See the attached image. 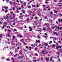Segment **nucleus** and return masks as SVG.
Masks as SVG:
<instances>
[{
	"label": "nucleus",
	"mask_w": 62,
	"mask_h": 62,
	"mask_svg": "<svg viewBox=\"0 0 62 62\" xmlns=\"http://www.w3.org/2000/svg\"><path fill=\"white\" fill-rule=\"evenodd\" d=\"M52 47H54V45H52Z\"/></svg>",
	"instance_id": "a18cd8bd"
},
{
	"label": "nucleus",
	"mask_w": 62,
	"mask_h": 62,
	"mask_svg": "<svg viewBox=\"0 0 62 62\" xmlns=\"http://www.w3.org/2000/svg\"><path fill=\"white\" fill-rule=\"evenodd\" d=\"M33 17H32L31 19H30L31 20H33Z\"/></svg>",
	"instance_id": "c03bdc74"
},
{
	"label": "nucleus",
	"mask_w": 62,
	"mask_h": 62,
	"mask_svg": "<svg viewBox=\"0 0 62 62\" xmlns=\"http://www.w3.org/2000/svg\"><path fill=\"white\" fill-rule=\"evenodd\" d=\"M28 8H31V6H29L28 7Z\"/></svg>",
	"instance_id": "ea45409f"
},
{
	"label": "nucleus",
	"mask_w": 62,
	"mask_h": 62,
	"mask_svg": "<svg viewBox=\"0 0 62 62\" xmlns=\"http://www.w3.org/2000/svg\"><path fill=\"white\" fill-rule=\"evenodd\" d=\"M11 59L12 60H13V61L14 60V58H13V57H12L11 58Z\"/></svg>",
	"instance_id": "6ab92c4d"
},
{
	"label": "nucleus",
	"mask_w": 62,
	"mask_h": 62,
	"mask_svg": "<svg viewBox=\"0 0 62 62\" xmlns=\"http://www.w3.org/2000/svg\"><path fill=\"white\" fill-rule=\"evenodd\" d=\"M8 16H7V17H4V19H6L7 20H8V19H7V18H8Z\"/></svg>",
	"instance_id": "7ed1b4c3"
},
{
	"label": "nucleus",
	"mask_w": 62,
	"mask_h": 62,
	"mask_svg": "<svg viewBox=\"0 0 62 62\" xmlns=\"http://www.w3.org/2000/svg\"><path fill=\"white\" fill-rule=\"evenodd\" d=\"M7 30L8 32H11V30H10L8 29Z\"/></svg>",
	"instance_id": "0eeeda50"
},
{
	"label": "nucleus",
	"mask_w": 62,
	"mask_h": 62,
	"mask_svg": "<svg viewBox=\"0 0 62 62\" xmlns=\"http://www.w3.org/2000/svg\"><path fill=\"white\" fill-rule=\"evenodd\" d=\"M41 20H42V19H40V21H41Z\"/></svg>",
	"instance_id": "0e129e2a"
},
{
	"label": "nucleus",
	"mask_w": 62,
	"mask_h": 62,
	"mask_svg": "<svg viewBox=\"0 0 62 62\" xmlns=\"http://www.w3.org/2000/svg\"><path fill=\"white\" fill-rule=\"evenodd\" d=\"M36 7H37L38 8H39V5H36Z\"/></svg>",
	"instance_id": "79ce46f5"
},
{
	"label": "nucleus",
	"mask_w": 62,
	"mask_h": 62,
	"mask_svg": "<svg viewBox=\"0 0 62 62\" xmlns=\"http://www.w3.org/2000/svg\"><path fill=\"white\" fill-rule=\"evenodd\" d=\"M44 10H46V8H44Z\"/></svg>",
	"instance_id": "c85d7f7f"
},
{
	"label": "nucleus",
	"mask_w": 62,
	"mask_h": 62,
	"mask_svg": "<svg viewBox=\"0 0 62 62\" xmlns=\"http://www.w3.org/2000/svg\"><path fill=\"white\" fill-rule=\"evenodd\" d=\"M18 50H16L15 51V53H18Z\"/></svg>",
	"instance_id": "9d476101"
},
{
	"label": "nucleus",
	"mask_w": 62,
	"mask_h": 62,
	"mask_svg": "<svg viewBox=\"0 0 62 62\" xmlns=\"http://www.w3.org/2000/svg\"><path fill=\"white\" fill-rule=\"evenodd\" d=\"M42 52H40V55H43V54H42Z\"/></svg>",
	"instance_id": "aec40b11"
},
{
	"label": "nucleus",
	"mask_w": 62,
	"mask_h": 62,
	"mask_svg": "<svg viewBox=\"0 0 62 62\" xmlns=\"http://www.w3.org/2000/svg\"><path fill=\"white\" fill-rule=\"evenodd\" d=\"M44 18H45V19H47V20L48 19V18H47V16H45V17Z\"/></svg>",
	"instance_id": "b1692460"
},
{
	"label": "nucleus",
	"mask_w": 62,
	"mask_h": 62,
	"mask_svg": "<svg viewBox=\"0 0 62 62\" xmlns=\"http://www.w3.org/2000/svg\"><path fill=\"white\" fill-rule=\"evenodd\" d=\"M49 7V6H48L47 7H46V8H48Z\"/></svg>",
	"instance_id": "4d7b16f0"
},
{
	"label": "nucleus",
	"mask_w": 62,
	"mask_h": 62,
	"mask_svg": "<svg viewBox=\"0 0 62 62\" xmlns=\"http://www.w3.org/2000/svg\"><path fill=\"white\" fill-rule=\"evenodd\" d=\"M24 51H25V52H26V50L25 49H23Z\"/></svg>",
	"instance_id": "6e6d98bb"
},
{
	"label": "nucleus",
	"mask_w": 62,
	"mask_h": 62,
	"mask_svg": "<svg viewBox=\"0 0 62 62\" xmlns=\"http://www.w3.org/2000/svg\"><path fill=\"white\" fill-rule=\"evenodd\" d=\"M29 29H31L32 28H31V27H29Z\"/></svg>",
	"instance_id": "680f3d73"
},
{
	"label": "nucleus",
	"mask_w": 62,
	"mask_h": 62,
	"mask_svg": "<svg viewBox=\"0 0 62 62\" xmlns=\"http://www.w3.org/2000/svg\"><path fill=\"white\" fill-rule=\"evenodd\" d=\"M22 43H23L24 45H26V43H25L23 41L22 42Z\"/></svg>",
	"instance_id": "2eb2a0df"
},
{
	"label": "nucleus",
	"mask_w": 62,
	"mask_h": 62,
	"mask_svg": "<svg viewBox=\"0 0 62 62\" xmlns=\"http://www.w3.org/2000/svg\"><path fill=\"white\" fill-rule=\"evenodd\" d=\"M43 30L44 31H45V30H46V28H45L43 27Z\"/></svg>",
	"instance_id": "9b49d317"
},
{
	"label": "nucleus",
	"mask_w": 62,
	"mask_h": 62,
	"mask_svg": "<svg viewBox=\"0 0 62 62\" xmlns=\"http://www.w3.org/2000/svg\"><path fill=\"white\" fill-rule=\"evenodd\" d=\"M30 12L31 13H33V12H32V11H30Z\"/></svg>",
	"instance_id": "8fccbe9b"
},
{
	"label": "nucleus",
	"mask_w": 62,
	"mask_h": 62,
	"mask_svg": "<svg viewBox=\"0 0 62 62\" xmlns=\"http://www.w3.org/2000/svg\"><path fill=\"white\" fill-rule=\"evenodd\" d=\"M4 8H5V10H7L8 9V7H6L5 6L4 7Z\"/></svg>",
	"instance_id": "20e7f679"
},
{
	"label": "nucleus",
	"mask_w": 62,
	"mask_h": 62,
	"mask_svg": "<svg viewBox=\"0 0 62 62\" xmlns=\"http://www.w3.org/2000/svg\"><path fill=\"white\" fill-rule=\"evenodd\" d=\"M28 20H29V18H27V19L26 20V21H28Z\"/></svg>",
	"instance_id": "412c9836"
},
{
	"label": "nucleus",
	"mask_w": 62,
	"mask_h": 62,
	"mask_svg": "<svg viewBox=\"0 0 62 62\" xmlns=\"http://www.w3.org/2000/svg\"><path fill=\"white\" fill-rule=\"evenodd\" d=\"M57 29H60V30H61L62 29V27H60V28H59V27H56Z\"/></svg>",
	"instance_id": "39448f33"
},
{
	"label": "nucleus",
	"mask_w": 62,
	"mask_h": 62,
	"mask_svg": "<svg viewBox=\"0 0 62 62\" xmlns=\"http://www.w3.org/2000/svg\"><path fill=\"white\" fill-rule=\"evenodd\" d=\"M31 30H33V29H30L29 30V31H32Z\"/></svg>",
	"instance_id": "c756f323"
},
{
	"label": "nucleus",
	"mask_w": 62,
	"mask_h": 62,
	"mask_svg": "<svg viewBox=\"0 0 62 62\" xmlns=\"http://www.w3.org/2000/svg\"><path fill=\"white\" fill-rule=\"evenodd\" d=\"M60 21H62V19H60L59 20H58V22H60Z\"/></svg>",
	"instance_id": "ddd939ff"
},
{
	"label": "nucleus",
	"mask_w": 62,
	"mask_h": 62,
	"mask_svg": "<svg viewBox=\"0 0 62 62\" xmlns=\"http://www.w3.org/2000/svg\"><path fill=\"white\" fill-rule=\"evenodd\" d=\"M37 42H38V43H40V41H39V40H38Z\"/></svg>",
	"instance_id": "58836bf2"
},
{
	"label": "nucleus",
	"mask_w": 62,
	"mask_h": 62,
	"mask_svg": "<svg viewBox=\"0 0 62 62\" xmlns=\"http://www.w3.org/2000/svg\"><path fill=\"white\" fill-rule=\"evenodd\" d=\"M34 45H35V46H37L38 45H37V44H35Z\"/></svg>",
	"instance_id": "09e8293b"
},
{
	"label": "nucleus",
	"mask_w": 62,
	"mask_h": 62,
	"mask_svg": "<svg viewBox=\"0 0 62 62\" xmlns=\"http://www.w3.org/2000/svg\"><path fill=\"white\" fill-rule=\"evenodd\" d=\"M6 59L7 60H8V61H9V59L8 58L7 59Z\"/></svg>",
	"instance_id": "4c0bfd02"
},
{
	"label": "nucleus",
	"mask_w": 62,
	"mask_h": 62,
	"mask_svg": "<svg viewBox=\"0 0 62 62\" xmlns=\"http://www.w3.org/2000/svg\"><path fill=\"white\" fill-rule=\"evenodd\" d=\"M43 37L44 38H47V37H46V36H43Z\"/></svg>",
	"instance_id": "a878e982"
},
{
	"label": "nucleus",
	"mask_w": 62,
	"mask_h": 62,
	"mask_svg": "<svg viewBox=\"0 0 62 62\" xmlns=\"http://www.w3.org/2000/svg\"><path fill=\"white\" fill-rule=\"evenodd\" d=\"M58 59L59 61H60V60L59 59V58H58Z\"/></svg>",
	"instance_id": "a19ab883"
},
{
	"label": "nucleus",
	"mask_w": 62,
	"mask_h": 62,
	"mask_svg": "<svg viewBox=\"0 0 62 62\" xmlns=\"http://www.w3.org/2000/svg\"><path fill=\"white\" fill-rule=\"evenodd\" d=\"M43 7H45V5H43Z\"/></svg>",
	"instance_id": "338daca9"
},
{
	"label": "nucleus",
	"mask_w": 62,
	"mask_h": 62,
	"mask_svg": "<svg viewBox=\"0 0 62 62\" xmlns=\"http://www.w3.org/2000/svg\"><path fill=\"white\" fill-rule=\"evenodd\" d=\"M49 59V58H47L46 59V60H48Z\"/></svg>",
	"instance_id": "dca6fc26"
},
{
	"label": "nucleus",
	"mask_w": 62,
	"mask_h": 62,
	"mask_svg": "<svg viewBox=\"0 0 62 62\" xmlns=\"http://www.w3.org/2000/svg\"><path fill=\"white\" fill-rule=\"evenodd\" d=\"M13 40H14V38H15V36H13Z\"/></svg>",
	"instance_id": "f8f14e48"
},
{
	"label": "nucleus",
	"mask_w": 62,
	"mask_h": 62,
	"mask_svg": "<svg viewBox=\"0 0 62 62\" xmlns=\"http://www.w3.org/2000/svg\"><path fill=\"white\" fill-rule=\"evenodd\" d=\"M22 11L23 13H25V12L24 11L22 10Z\"/></svg>",
	"instance_id": "5701e85b"
},
{
	"label": "nucleus",
	"mask_w": 62,
	"mask_h": 62,
	"mask_svg": "<svg viewBox=\"0 0 62 62\" xmlns=\"http://www.w3.org/2000/svg\"><path fill=\"white\" fill-rule=\"evenodd\" d=\"M24 4L25 5H26V3L25 2H24Z\"/></svg>",
	"instance_id": "bf43d9fd"
},
{
	"label": "nucleus",
	"mask_w": 62,
	"mask_h": 62,
	"mask_svg": "<svg viewBox=\"0 0 62 62\" xmlns=\"http://www.w3.org/2000/svg\"><path fill=\"white\" fill-rule=\"evenodd\" d=\"M19 29H20L21 30H22L23 28L22 27H19Z\"/></svg>",
	"instance_id": "4468645a"
},
{
	"label": "nucleus",
	"mask_w": 62,
	"mask_h": 62,
	"mask_svg": "<svg viewBox=\"0 0 62 62\" xmlns=\"http://www.w3.org/2000/svg\"><path fill=\"white\" fill-rule=\"evenodd\" d=\"M2 24V23L1 22H0V24Z\"/></svg>",
	"instance_id": "864d4df0"
},
{
	"label": "nucleus",
	"mask_w": 62,
	"mask_h": 62,
	"mask_svg": "<svg viewBox=\"0 0 62 62\" xmlns=\"http://www.w3.org/2000/svg\"><path fill=\"white\" fill-rule=\"evenodd\" d=\"M55 26V27H57V25H55V26Z\"/></svg>",
	"instance_id": "052dcab7"
},
{
	"label": "nucleus",
	"mask_w": 62,
	"mask_h": 62,
	"mask_svg": "<svg viewBox=\"0 0 62 62\" xmlns=\"http://www.w3.org/2000/svg\"><path fill=\"white\" fill-rule=\"evenodd\" d=\"M52 41H50L49 42V44H51V43H52Z\"/></svg>",
	"instance_id": "473e14b6"
},
{
	"label": "nucleus",
	"mask_w": 62,
	"mask_h": 62,
	"mask_svg": "<svg viewBox=\"0 0 62 62\" xmlns=\"http://www.w3.org/2000/svg\"><path fill=\"white\" fill-rule=\"evenodd\" d=\"M7 36H8V37H11V36H10L11 35H9L8 34H7Z\"/></svg>",
	"instance_id": "6e6552de"
},
{
	"label": "nucleus",
	"mask_w": 62,
	"mask_h": 62,
	"mask_svg": "<svg viewBox=\"0 0 62 62\" xmlns=\"http://www.w3.org/2000/svg\"><path fill=\"white\" fill-rule=\"evenodd\" d=\"M17 49H18V50H19V47H18L17 48Z\"/></svg>",
	"instance_id": "603ef678"
},
{
	"label": "nucleus",
	"mask_w": 62,
	"mask_h": 62,
	"mask_svg": "<svg viewBox=\"0 0 62 62\" xmlns=\"http://www.w3.org/2000/svg\"><path fill=\"white\" fill-rule=\"evenodd\" d=\"M32 7H35V5H32Z\"/></svg>",
	"instance_id": "2f4dec72"
},
{
	"label": "nucleus",
	"mask_w": 62,
	"mask_h": 62,
	"mask_svg": "<svg viewBox=\"0 0 62 62\" xmlns=\"http://www.w3.org/2000/svg\"><path fill=\"white\" fill-rule=\"evenodd\" d=\"M48 53V51H47V52L46 53V54H47Z\"/></svg>",
	"instance_id": "de8ad7c7"
},
{
	"label": "nucleus",
	"mask_w": 62,
	"mask_h": 62,
	"mask_svg": "<svg viewBox=\"0 0 62 62\" xmlns=\"http://www.w3.org/2000/svg\"><path fill=\"white\" fill-rule=\"evenodd\" d=\"M2 38V35L0 34V41L1 40V39Z\"/></svg>",
	"instance_id": "f03ea898"
},
{
	"label": "nucleus",
	"mask_w": 62,
	"mask_h": 62,
	"mask_svg": "<svg viewBox=\"0 0 62 62\" xmlns=\"http://www.w3.org/2000/svg\"><path fill=\"white\" fill-rule=\"evenodd\" d=\"M58 6H59V7H61V5H58Z\"/></svg>",
	"instance_id": "49530a36"
},
{
	"label": "nucleus",
	"mask_w": 62,
	"mask_h": 62,
	"mask_svg": "<svg viewBox=\"0 0 62 62\" xmlns=\"http://www.w3.org/2000/svg\"><path fill=\"white\" fill-rule=\"evenodd\" d=\"M21 8H23V5H21Z\"/></svg>",
	"instance_id": "bb28decb"
},
{
	"label": "nucleus",
	"mask_w": 62,
	"mask_h": 62,
	"mask_svg": "<svg viewBox=\"0 0 62 62\" xmlns=\"http://www.w3.org/2000/svg\"><path fill=\"white\" fill-rule=\"evenodd\" d=\"M53 34H56V35L57 36H58V34H57V33H56V32H54L53 33Z\"/></svg>",
	"instance_id": "423d86ee"
},
{
	"label": "nucleus",
	"mask_w": 62,
	"mask_h": 62,
	"mask_svg": "<svg viewBox=\"0 0 62 62\" xmlns=\"http://www.w3.org/2000/svg\"><path fill=\"white\" fill-rule=\"evenodd\" d=\"M59 2H62V0H61L60 1H59Z\"/></svg>",
	"instance_id": "c9c22d12"
},
{
	"label": "nucleus",
	"mask_w": 62,
	"mask_h": 62,
	"mask_svg": "<svg viewBox=\"0 0 62 62\" xmlns=\"http://www.w3.org/2000/svg\"><path fill=\"white\" fill-rule=\"evenodd\" d=\"M50 14L51 15H52L53 14V12H50Z\"/></svg>",
	"instance_id": "7c9ffc66"
},
{
	"label": "nucleus",
	"mask_w": 62,
	"mask_h": 62,
	"mask_svg": "<svg viewBox=\"0 0 62 62\" xmlns=\"http://www.w3.org/2000/svg\"><path fill=\"white\" fill-rule=\"evenodd\" d=\"M48 45V44L47 43H46V45H45V46H47Z\"/></svg>",
	"instance_id": "37998d69"
},
{
	"label": "nucleus",
	"mask_w": 62,
	"mask_h": 62,
	"mask_svg": "<svg viewBox=\"0 0 62 62\" xmlns=\"http://www.w3.org/2000/svg\"><path fill=\"white\" fill-rule=\"evenodd\" d=\"M42 53L43 54H44V51H43V52H42Z\"/></svg>",
	"instance_id": "393cba45"
},
{
	"label": "nucleus",
	"mask_w": 62,
	"mask_h": 62,
	"mask_svg": "<svg viewBox=\"0 0 62 62\" xmlns=\"http://www.w3.org/2000/svg\"><path fill=\"white\" fill-rule=\"evenodd\" d=\"M56 49H59V46H56Z\"/></svg>",
	"instance_id": "1a4fd4ad"
},
{
	"label": "nucleus",
	"mask_w": 62,
	"mask_h": 62,
	"mask_svg": "<svg viewBox=\"0 0 62 62\" xmlns=\"http://www.w3.org/2000/svg\"><path fill=\"white\" fill-rule=\"evenodd\" d=\"M54 2H55L56 1V0H54Z\"/></svg>",
	"instance_id": "13d9d810"
},
{
	"label": "nucleus",
	"mask_w": 62,
	"mask_h": 62,
	"mask_svg": "<svg viewBox=\"0 0 62 62\" xmlns=\"http://www.w3.org/2000/svg\"><path fill=\"white\" fill-rule=\"evenodd\" d=\"M45 24L46 25V26H49V24H48V23H46Z\"/></svg>",
	"instance_id": "a211bd4d"
},
{
	"label": "nucleus",
	"mask_w": 62,
	"mask_h": 62,
	"mask_svg": "<svg viewBox=\"0 0 62 62\" xmlns=\"http://www.w3.org/2000/svg\"><path fill=\"white\" fill-rule=\"evenodd\" d=\"M35 55H36V56H38V54H35Z\"/></svg>",
	"instance_id": "5fc2aeb1"
},
{
	"label": "nucleus",
	"mask_w": 62,
	"mask_h": 62,
	"mask_svg": "<svg viewBox=\"0 0 62 62\" xmlns=\"http://www.w3.org/2000/svg\"><path fill=\"white\" fill-rule=\"evenodd\" d=\"M7 43H8V44H10V43L9 42H7Z\"/></svg>",
	"instance_id": "e433bc0d"
},
{
	"label": "nucleus",
	"mask_w": 62,
	"mask_h": 62,
	"mask_svg": "<svg viewBox=\"0 0 62 62\" xmlns=\"http://www.w3.org/2000/svg\"><path fill=\"white\" fill-rule=\"evenodd\" d=\"M57 53H58V54H59V52H57Z\"/></svg>",
	"instance_id": "f704fd0d"
},
{
	"label": "nucleus",
	"mask_w": 62,
	"mask_h": 62,
	"mask_svg": "<svg viewBox=\"0 0 62 62\" xmlns=\"http://www.w3.org/2000/svg\"><path fill=\"white\" fill-rule=\"evenodd\" d=\"M16 55H18V54H16V55H15V56H16Z\"/></svg>",
	"instance_id": "e2e57ef3"
},
{
	"label": "nucleus",
	"mask_w": 62,
	"mask_h": 62,
	"mask_svg": "<svg viewBox=\"0 0 62 62\" xmlns=\"http://www.w3.org/2000/svg\"><path fill=\"white\" fill-rule=\"evenodd\" d=\"M45 35H46V36H47V33H45Z\"/></svg>",
	"instance_id": "72a5a7b5"
},
{
	"label": "nucleus",
	"mask_w": 62,
	"mask_h": 62,
	"mask_svg": "<svg viewBox=\"0 0 62 62\" xmlns=\"http://www.w3.org/2000/svg\"><path fill=\"white\" fill-rule=\"evenodd\" d=\"M45 3H46V4H48V2H46Z\"/></svg>",
	"instance_id": "69168bd1"
},
{
	"label": "nucleus",
	"mask_w": 62,
	"mask_h": 62,
	"mask_svg": "<svg viewBox=\"0 0 62 62\" xmlns=\"http://www.w3.org/2000/svg\"><path fill=\"white\" fill-rule=\"evenodd\" d=\"M20 2L21 3H23V2L21 0L20 1Z\"/></svg>",
	"instance_id": "cd10ccee"
},
{
	"label": "nucleus",
	"mask_w": 62,
	"mask_h": 62,
	"mask_svg": "<svg viewBox=\"0 0 62 62\" xmlns=\"http://www.w3.org/2000/svg\"><path fill=\"white\" fill-rule=\"evenodd\" d=\"M19 36L20 38H22V35H21V34L19 35Z\"/></svg>",
	"instance_id": "f3484780"
},
{
	"label": "nucleus",
	"mask_w": 62,
	"mask_h": 62,
	"mask_svg": "<svg viewBox=\"0 0 62 62\" xmlns=\"http://www.w3.org/2000/svg\"><path fill=\"white\" fill-rule=\"evenodd\" d=\"M6 1L7 2V3L8 2V0H6Z\"/></svg>",
	"instance_id": "3c124183"
},
{
	"label": "nucleus",
	"mask_w": 62,
	"mask_h": 62,
	"mask_svg": "<svg viewBox=\"0 0 62 62\" xmlns=\"http://www.w3.org/2000/svg\"><path fill=\"white\" fill-rule=\"evenodd\" d=\"M4 24H5V26H6L7 25V23H6V22H4Z\"/></svg>",
	"instance_id": "4be33fe9"
},
{
	"label": "nucleus",
	"mask_w": 62,
	"mask_h": 62,
	"mask_svg": "<svg viewBox=\"0 0 62 62\" xmlns=\"http://www.w3.org/2000/svg\"><path fill=\"white\" fill-rule=\"evenodd\" d=\"M1 58H5V57H2Z\"/></svg>",
	"instance_id": "774afa93"
},
{
	"label": "nucleus",
	"mask_w": 62,
	"mask_h": 62,
	"mask_svg": "<svg viewBox=\"0 0 62 62\" xmlns=\"http://www.w3.org/2000/svg\"><path fill=\"white\" fill-rule=\"evenodd\" d=\"M9 3H10V4H11V5H12V4H13V5H15V3H13L11 1H10L9 2Z\"/></svg>",
	"instance_id": "f257e3e1"
}]
</instances>
